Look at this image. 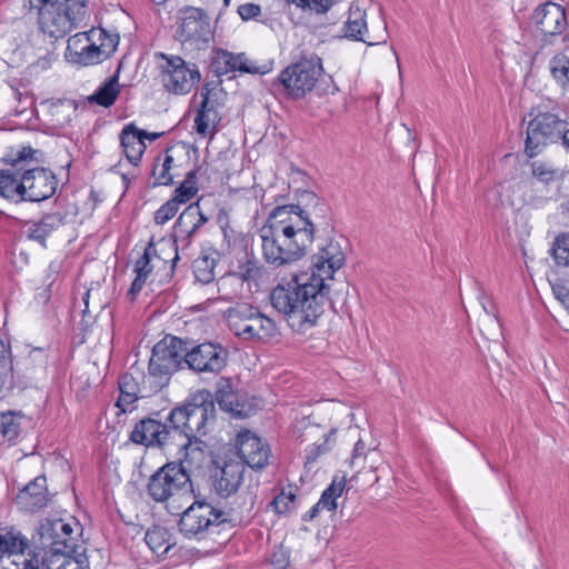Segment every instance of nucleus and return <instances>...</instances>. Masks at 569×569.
<instances>
[{
    "label": "nucleus",
    "mask_w": 569,
    "mask_h": 569,
    "mask_svg": "<svg viewBox=\"0 0 569 569\" xmlns=\"http://www.w3.org/2000/svg\"><path fill=\"white\" fill-rule=\"evenodd\" d=\"M161 80L167 91L187 94L200 81V72L194 63L186 62L181 57H166Z\"/></svg>",
    "instance_id": "obj_14"
},
{
    "label": "nucleus",
    "mask_w": 569,
    "mask_h": 569,
    "mask_svg": "<svg viewBox=\"0 0 569 569\" xmlns=\"http://www.w3.org/2000/svg\"><path fill=\"white\" fill-rule=\"evenodd\" d=\"M482 308H483V310L486 311V313H487V315H491V316H493L495 318H497V316H496V310H495V307H493V306H491V307L489 308V306H486V303H485V302H482Z\"/></svg>",
    "instance_id": "obj_63"
},
{
    "label": "nucleus",
    "mask_w": 569,
    "mask_h": 569,
    "mask_svg": "<svg viewBox=\"0 0 569 569\" xmlns=\"http://www.w3.org/2000/svg\"><path fill=\"white\" fill-rule=\"evenodd\" d=\"M39 542L44 550V557L57 556L58 552H70L78 547H84L79 543L74 535V528L71 523L62 519H44L38 528Z\"/></svg>",
    "instance_id": "obj_13"
},
{
    "label": "nucleus",
    "mask_w": 569,
    "mask_h": 569,
    "mask_svg": "<svg viewBox=\"0 0 569 569\" xmlns=\"http://www.w3.org/2000/svg\"><path fill=\"white\" fill-rule=\"evenodd\" d=\"M173 447H178L184 450V459L190 463L201 465L206 459V452L208 446L204 441L200 440L198 436L186 437L182 440H178Z\"/></svg>",
    "instance_id": "obj_39"
},
{
    "label": "nucleus",
    "mask_w": 569,
    "mask_h": 569,
    "mask_svg": "<svg viewBox=\"0 0 569 569\" xmlns=\"http://www.w3.org/2000/svg\"><path fill=\"white\" fill-rule=\"evenodd\" d=\"M329 292V284L321 279L295 276L287 284L279 283L273 288L270 300L295 331L305 333L323 313Z\"/></svg>",
    "instance_id": "obj_2"
},
{
    "label": "nucleus",
    "mask_w": 569,
    "mask_h": 569,
    "mask_svg": "<svg viewBox=\"0 0 569 569\" xmlns=\"http://www.w3.org/2000/svg\"><path fill=\"white\" fill-rule=\"evenodd\" d=\"M532 174L538 178L542 182L553 181L559 176V170L552 168L551 166L541 162L533 161L531 163Z\"/></svg>",
    "instance_id": "obj_51"
},
{
    "label": "nucleus",
    "mask_w": 569,
    "mask_h": 569,
    "mask_svg": "<svg viewBox=\"0 0 569 569\" xmlns=\"http://www.w3.org/2000/svg\"><path fill=\"white\" fill-rule=\"evenodd\" d=\"M177 30L178 40L191 49L201 50L209 46L212 30L207 13L199 8H184L180 11Z\"/></svg>",
    "instance_id": "obj_12"
},
{
    "label": "nucleus",
    "mask_w": 569,
    "mask_h": 569,
    "mask_svg": "<svg viewBox=\"0 0 569 569\" xmlns=\"http://www.w3.org/2000/svg\"><path fill=\"white\" fill-rule=\"evenodd\" d=\"M532 20L545 34L556 36L568 31L565 8L552 1L539 6L533 12Z\"/></svg>",
    "instance_id": "obj_20"
},
{
    "label": "nucleus",
    "mask_w": 569,
    "mask_h": 569,
    "mask_svg": "<svg viewBox=\"0 0 569 569\" xmlns=\"http://www.w3.org/2000/svg\"><path fill=\"white\" fill-rule=\"evenodd\" d=\"M216 401L222 410L237 418H247L253 411V407L240 399V396L232 389L231 382L227 378H220L217 382Z\"/></svg>",
    "instance_id": "obj_23"
},
{
    "label": "nucleus",
    "mask_w": 569,
    "mask_h": 569,
    "mask_svg": "<svg viewBox=\"0 0 569 569\" xmlns=\"http://www.w3.org/2000/svg\"><path fill=\"white\" fill-rule=\"evenodd\" d=\"M29 549V540L16 528L0 529V562L14 551Z\"/></svg>",
    "instance_id": "obj_33"
},
{
    "label": "nucleus",
    "mask_w": 569,
    "mask_h": 569,
    "mask_svg": "<svg viewBox=\"0 0 569 569\" xmlns=\"http://www.w3.org/2000/svg\"><path fill=\"white\" fill-rule=\"evenodd\" d=\"M366 11L359 7H350L348 18L343 24V34L348 39L361 41L368 46H376L386 43L387 41V26H383L382 32L375 37L368 31Z\"/></svg>",
    "instance_id": "obj_21"
},
{
    "label": "nucleus",
    "mask_w": 569,
    "mask_h": 569,
    "mask_svg": "<svg viewBox=\"0 0 569 569\" xmlns=\"http://www.w3.org/2000/svg\"><path fill=\"white\" fill-rule=\"evenodd\" d=\"M567 120L559 114L546 111L538 112L527 127L525 152L529 158L538 156L549 143L560 141Z\"/></svg>",
    "instance_id": "obj_10"
},
{
    "label": "nucleus",
    "mask_w": 569,
    "mask_h": 569,
    "mask_svg": "<svg viewBox=\"0 0 569 569\" xmlns=\"http://www.w3.org/2000/svg\"><path fill=\"white\" fill-rule=\"evenodd\" d=\"M179 206L180 204L176 199L170 198L154 212V222L157 224H164L168 222L176 216L179 210Z\"/></svg>",
    "instance_id": "obj_50"
},
{
    "label": "nucleus",
    "mask_w": 569,
    "mask_h": 569,
    "mask_svg": "<svg viewBox=\"0 0 569 569\" xmlns=\"http://www.w3.org/2000/svg\"><path fill=\"white\" fill-rule=\"evenodd\" d=\"M322 507L317 502L308 512L302 516L303 521H312L318 515Z\"/></svg>",
    "instance_id": "obj_60"
},
{
    "label": "nucleus",
    "mask_w": 569,
    "mask_h": 569,
    "mask_svg": "<svg viewBox=\"0 0 569 569\" xmlns=\"http://www.w3.org/2000/svg\"><path fill=\"white\" fill-rule=\"evenodd\" d=\"M103 60V54L101 53L99 46L96 43V38H93L90 39V41L83 47V50L80 51L72 61L82 66H91L102 62Z\"/></svg>",
    "instance_id": "obj_44"
},
{
    "label": "nucleus",
    "mask_w": 569,
    "mask_h": 569,
    "mask_svg": "<svg viewBox=\"0 0 569 569\" xmlns=\"http://www.w3.org/2000/svg\"><path fill=\"white\" fill-rule=\"evenodd\" d=\"M560 141L562 142V144H563L567 149H569V128H568V123L566 124V128H565L563 134H561Z\"/></svg>",
    "instance_id": "obj_61"
},
{
    "label": "nucleus",
    "mask_w": 569,
    "mask_h": 569,
    "mask_svg": "<svg viewBox=\"0 0 569 569\" xmlns=\"http://www.w3.org/2000/svg\"><path fill=\"white\" fill-rule=\"evenodd\" d=\"M172 166L173 157L168 151L163 156L159 154L154 158L151 169L153 187L171 186L173 183Z\"/></svg>",
    "instance_id": "obj_37"
},
{
    "label": "nucleus",
    "mask_w": 569,
    "mask_h": 569,
    "mask_svg": "<svg viewBox=\"0 0 569 569\" xmlns=\"http://www.w3.org/2000/svg\"><path fill=\"white\" fill-rule=\"evenodd\" d=\"M329 448L327 447V439H325L321 445H312L306 449L305 463L311 465L313 463L319 456L327 452Z\"/></svg>",
    "instance_id": "obj_55"
},
{
    "label": "nucleus",
    "mask_w": 569,
    "mask_h": 569,
    "mask_svg": "<svg viewBox=\"0 0 569 569\" xmlns=\"http://www.w3.org/2000/svg\"><path fill=\"white\" fill-rule=\"evenodd\" d=\"M188 343L180 338L167 336L157 342L149 361V376L143 382L149 383L150 392H158L169 381V377L186 363Z\"/></svg>",
    "instance_id": "obj_6"
},
{
    "label": "nucleus",
    "mask_w": 569,
    "mask_h": 569,
    "mask_svg": "<svg viewBox=\"0 0 569 569\" xmlns=\"http://www.w3.org/2000/svg\"><path fill=\"white\" fill-rule=\"evenodd\" d=\"M551 256L558 266L569 267V232L562 233L555 239Z\"/></svg>",
    "instance_id": "obj_47"
},
{
    "label": "nucleus",
    "mask_w": 569,
    "mask_h": 569,
    "mask_svg": "<svg viewBox=\"0 0 569 569\" xmlns=\"http://www.w3.org/2000/svg\"><path fill=\"white\" fill-rule=\"evenodd\" d=\"M144 134L146 130L137 128L133 123L124 126L119 134L122 151L127 160L133 166L140 163L146 151Z\"/></svg>",
    "instance_id": "obj_26"
},
{
    "label": "nucleus",
    "mask_w": 569,
    "mask_h": 569,
    "mask_svg": "<svg viewBox=\"0 0 569 569\" xmlns=\"http://www.w3.org/2000/svg\"><path fill=\"white\" fill-rule=\"evenodd\" d=\"M148 496L158 503L190 502L194 499L192 481L181 462H167L147 482Z\"/></svg>",
    "instance_id": "obj_4"
},
{
    "label": "nucleus",
    "mask_w": 569,
    "mask_h": 569,
    "mask_svg": "<svg viewBox=\"0 0 569 569\" xmlns=\"http://www.w3.org/2000/svg\"><path fill=\"white\" fill-rule=\"evenodd\" d=\"M218 263V253L216 251L202 252L192 262V271L196 280L201 284H208L216 278L214 269Z\"/></svg>",
    "instance_id": "obj_35"
},
{
    "label": "nucleus",
    "mask_w": 569,
    "mask_h": 569,
    "mask_svg": "<svg viewBox=\"0 0 569 569\" xmlns=\"http://www.w3.org/2000/svg\"><path fill=\"white\" fill-rule=\"evenodd\" d=\"M43 569H89L86 547H78L70 552H58L57 556H42Z\"/></svg>",
    "instance_id": "obj_27"
},
{
    "label": "nucleus",
    "mask_w": 569,
    "mask_h": 569,
    "mask_svg": "<svg viewBox=\"0 0 569 569\" xmlns=\"http://www.w3.org/2000/svg\"><path fill=\"white\" fill-rule=\"evenodd\" d=\"M21 169V202H41L56 193L58 180L51 170L43 167Z\"/></svg>",
    "instance_id": "obj_15"
},
{
    "label": "nucleus",
    "mask_w": 569,
    "mask_h": 569,
    "mask_svg": "<svg viewBox=\"0 0 569 569\" xmlns=\"http://www.w3.org/2000/svg\"><path fill=\"white\" fill-rule=\"evenodd\" d=\"M21 167L0 169V197L14 203L21 202Z\"/></svg>",
    "instance_id": "obj_31"
},
{
    "label": "nucleus",
    "mask_w": 569,
    "mask_h": 569,
    "mask_svg": "<svg viewBox=\"0 0 569 569\" xmlns=\"http://www.w3.org/2000/svg\"><path fill=\"white\" fill-rule=\"evenodd\" d=\"M147 278L140 274H137L136 279L132 281L131 287L129 289V295L136 296L139 293L146 282Z\"/></svg>",
    "instance_id": "obj_59"
},
{
    "label": "nucleus",
    "mask_w": 569,
    "mask_h": 569,
    "mask_svg": "<svg viewBox=\"0 0 569 569\" xmlns=\"http://www.w3.org/2000/svg\"><path fill=\"white\" fill-rule=\"evenodd\" d=\"M565 39L569 40V22H568V31L566 32Z\"/></svg>",
    "instance_id": "obj_64"
},
{
    "label": "nucleus",
    "mask_w": 569,
    "mask_h": 569,
    "mask_svg": "<svg viewBox=\"0 0 569 569\" xmlns=\"http://www.w3.org/2000/svg\"><path fill=\"white\" fill-rule=\"evenodd\" d=\"M236 447L242 459L241 462L248 465L251 469L261 470L269 465L271 458L269 445L250 430L238 433Z\"/></svg>",
    "instance_id": "obj_17"
},
{
    "label": "nucleus",
    "mask_w": 569,
    "mask_h": 569,
    "mask_svg": "<svg viewBox=\"0 0 569 569\" xmlns=\"http://www.w3.org/2000/svg\"><path fill=\"white\" fill-rule=\"evenodd\" d=\"M321 72L322 63L318 56L302 57L283 69L274 84L281 86L289 97L300 99L315 88Z\"/></svg>",
    "instance_id": "obj_9"
},
{
    "label": "nucleus",
    "mask_w": 569,
    "mask_h": 569,
    "mask_svg": "<svg viewBox=\"0 0 569 569\" xmlns=\"http://www.w3.org/2000/svg\"><path fill=\"white\" fill-rule=\"evenodd\" d=\"M152 250V246L146 248L143 254L136 261L134 271L137 274L148 277L152 271V266L150 263V252Z\"/></svg>",
    "instance_id": "obj_53"
},
{
    "label": "nucleus",
    "mask_w": 569,
    "mask_h": 569,
    "mask_svg": "<svg viewBox=\"0 0 569 569\" xmlns=\"http://www.w3.org/2000/svg\"><path fill=\"white\" fill-rule=\"evenodd\" d=\"M224 318L230 331L246 341H268L278 333L276 322L248 303L227 309Z\"/></svg>",
    "instance_id": "obj_7"
},
{
    "label": "nucleus",
    "mask_w": 569,
    "mask_h": 569,
    "mask_svg": "<svg viewBox=\"0 0 569 569\" xmlns=\"http://www.w3.org/2000/svg\"><path fill=\"white\" fill-rule=\"evenodd\" d=\"M48 501L47 479L43 476L29 482L17 496V503L30 512L46 507Z\"/></svg>",
    "instance_id": "obj_24"
},
{
    "label": "nucleus",
    "mask_w": 569,
    "mask_h": 569,
    "mask_svg": "<svg viewBox=\"0 0 569 569\" xmlns=\"http://www.w3.org/2000/svg\"><path fill=\"white\" fill-rule=\"evenodd\" d=\"M201 102L194 118V128L199 134L206 137L211 128L220 120L218 102L210 98L209 84H204L200 91Z\"/></svg>",
    "instance_id": "obj_25"
},
{
    "label": "nucleus",
    "mask_w": 569,
    "mask_h": 569,
    "mask_svg": "<svg viewBox=\"0 0 569 569\" xmlns=\"http://www.w3.org/2000/svg\"><path fill=\"white\" fill-rule=\"evenodd\" d=\"M296 4L303 11L315 12L317 14L326 13L337 0H287Z\"/></svg>",
    "instance_id": "obj_48"
},
{
    "label": "nucleus",
    "mask_w": 569,
    "mask_h": 569,
    "mask_svg": "<svg viewBox=\"0 0 569 569\" xmlns=\"http://www.w3.org/2000/svg\"><path fill=\"white\" fill-rule=\"evenodd\" d=\"M21 416L14 412H3L0 417V432L9 441L16 440L21 431Z\"/></svg>",
    "instance_id": "obj_42"
},
{
    "label": "nucleus",
    "mask_w": 569,
    "mask_h": 569,
    "mask_svg": "<svg viewBox=\"0 0 569 569\" xmlns=\"http://www.w3.org/2000/svg\"><path fill=\"white\" fill-rule=\"evenodd\" d=\"M315 230L305 209L296 204L276 207L260 229L266 262L278 268L300 260L313 242Z\"/></svg>",
    "instance_id": "obj_1"
},
{
    "label": "nucleus",
    "mask_w": 569,
    "mask_h": 569,
    "mask_svg": "<svg viewBox=\"0 0 569 569\" xmlns=\"http://www.w3.org/2000/svg\"><path fill=\"white\" fill-rule=\"evenodd\" d=\"M366 457V445L362 440H358L355 445L352 456H351V466H356L358 459Z\"/></svg>",
    "instance_id": "obj_58"
},
{
    "label": "nucleus",
    "mask_w": 569,
    "mask_h": 569,
    "mask_svg": "<svg viewBox=\"0 0 569 569\" xmlns=\"http://www.w3.org/2000/svg\"><path fill=\"white\" fill-rule=\"evenodd\" d=\"M118 385L120 395L116 406L120 408L121 412H127L129 406L133 405L140 397L147 396L142 393L146 387L141 389L132 373L122 375Z\"/></svg>",
    "instance_id": "obj_32"
},
{
    "label": "nucleus",
    "mask_w": 569,
    "mask_h": 569,
    "mask_svg": "<svg viewBox=\"0 0 569 569\" xmlns=\"http://www.w3.org/2000/svg\"><path fill=\"white\" fill-rule=\"evenodd\" d=\"M550 72L558 83L566 86L569 83V58L559 53L551 58L549 62Z\"/></svg>",
    "instance_id": "obj_43"
},
{
    "label": "nucleus",
    "mask_w": 569,
    "mask_h": 569,
    "mask_svg": "<svg viewBox=\"0 0 569 569\" xmlns=\"http://www.w3.org/2000/svg\"><path fill=\"white\" fill-rule=\"evenodd\" d=\"M130 440L137 445L168 450L178 442V432L173 423L166 420V416L154 411L134 425Z\"/></svg>",
    "instance_id": "obj_11"
},
{
    "label": "nucleus",
    "mask_w": 569,
    "mask_h": 569,
    "mask_svg": "<svg viewBox=\"0 0 569 569\" xmlns=\"http://www.w3.org/2000/svg\"><path fill=\"white\" fill-rule=\"evenodd\" d=\"M64 224V216L59 212L46 213L39 221H29L26 223L27 237L31 240L46 246L49 234Z\"/></svg>",
    "instance_id": "obj_28"
},
{
    "label": "nucleus",
    "mask_w": 569,
    "mask_h": 569,
    "mask_svg": "<svg viewBox=\"0 0 569 569\" xmlns=\"http://www.w3.org/2000/svg\"><path fill=\"white\" fill-rule=\"evenodd\" d=\"M120 93L119 70L112 77L108 78L94 93L87 98L89 103H94L104 108L111 107Z\"/></svg>",
    "instance_id": "obj_34"
},
{
    "label": "nucleus",
    "mask_w": 569,
    "mask_h": 569,
    "mask_svg": "<svg viewBox=\"0 0 569 569\" xmlns=\"http://www.w3.org/2000/svg\"><path fill=\"white\" fill-rule=\"evenodd\" d=\"M212 66L218 74H226L234 71L248 73L256 72L254 68L248 66L244 53L234 54L223 49L217 50L212 60Z\"/></svg>",
    "instance_id": "obj_29"
},
{
    "label": "nucleus",
    "mask_w": 569,
    "mask_h": 569,
    "mask_svg": "<svg viewBox=\"0 0 569 569\" xmlns=\"http://www.w3.org/2000/svg\"><path fill=\"white\" fill-rule=\"evenodd\" d=\"M0 569H43V557L36 551H14L0 562Z\"/></svg>",
    "instance_id": "obj_36"
},
{
    "label": "nucleus",
    "mask_w": 569,
    "mask_h": 569,
    "mask_svg": "<svg viewBox=\"0 0 569 569\" xmlns=\"http://www.w3.org/2000/svg\"><path fill=\"white\" fill-rule=\"evenodd\" d=\"M12 376V360L10 356L2 350L0 356V392L2 391L8 378Z\"/></svg>",
    "instance_id": "obj_54"
},
{
    "label": "nucleus",
    "mask_w": 569,
    "mask_h": 569,
    "mask_svg": "<svg viewBox=\"0 0 569 569\" xmlns=\"http://www.w3.org/2000/svg\"><path fill=\"white\" fill-rule=\"evenodd\" d=\"M244 465L241 461H226L222 467H218L212 475L213 487L221 497H229L234 493L242 480L244 473Z\"/></svg>",
    "instance_id": "obj_22"
},
{
    "label": "nucleus",
    "mask_w": 569,
    "mask_h": 569,
    "mask_svg": "<svg viewBox=\"0 0 569 569\" xmlns=\"http://www.w3.org/2000/svg\"><path fill=\"white\" fill-rule=\"evenodd\" d=\"M260 277L261 266L253 256L249 257L247 253L246 260L239 263L238 270L222 276V284H243L247 282L250 286L251 282L257 283Z\"/></svg>",
    "instance_id": "obj_30"
},
{
    "label": "nucleus",
    "mask_w": 569,
    "mask_h": 569,
    "mask_svg": "<svg viewBox=\"0 0 569 569\" xmlns=\"http://www.w3.org/2000/svg\"><path fill=\"white\" fill-rule=\"evenodd\" d=\"M146 543L157 556H166L173 547L171 536L167 529L162 527H153L146 532Z\"/></svg>",
    "instance_id": "obj_38"
},
{
    "label": "nucleus",
    "mask_w": 569,
    "mask_h": 569,
    "mask_svg": "<svg viewBox=\"0 0 569 569\" xmlns=\"http://www.w3.org/2000/svg\"><path fill=\"white\" fill-rule=\"evenodd\" d=\"M207 221L208 218L202 213L199 201L189 204L180 213L173 227L176 251L188 249L193 237Z\"/></svg>",
    "instance_id": "obj_18"
},
{
    "label": "nucleus",
    "mask_w": 569,
    "mask_h": 569,
    "mask_svg": "<svg viewBox=\"0 0 569 569\" xmlns=\"http://www.w3.org/2000/svg\"><path fill=\"white\" fill-rule=\"evenodd\" d=\"M238 13L242 20L254 19L261 13V8L256 3H244L238 7Z\"/></svg>",
    "instance_id": "obj_56"
},
{
    "label": "nucleus",
    "mask_w": 569,
    "mask_h": 569,
    "mask_svg": "<svg viewBox=\"0 0 569 569\" xmlns=\"http://www.w3.org/2000/svg\"><path fill=\"white\" fill-rule=\"evenodd\" d=\"M197 173L198 170H190L181 184L173 191L172 199H176L179 204L190 201L198 192Z\"/></svg>",
    "instance_id": "obj_40"
},
{
    "label": "nucleus",
    "mask_w": 569,
    "mask_h": 569,
    "mask_svg": "<svg viewBox=\"0 0 569 569\" xmlns=\"http://www.w3.org/2000/svg\"><path fill=\"white\" fill-rule=\"evenodd\" d=\"M102 34H104L103 29H91L87 32H79L68 40L67 53L71 60H73L80 51L83 50V47L96 37L101 39Z\"/></svg>",
    "instance_id": "obj_41"
},
{
    "label": "nucleus",
    "mask_w": 569,
    "mask_h": 569,
    "mask_svg": "<svg viewBox=\"0 0 569 569\" xmlns=\"http://www.w3.org/2000/svg\"><path fill=\"white\" fill-rule=\"evenodd\" d=\"M37 153H39V150H36L30 146L22 147L14 157L6 159V162L9 163L13 169L19 167L31 168L29 162L34 159Z\"/></svg>",
    "instance_id": "obj_49"
},
{
    "label": "nucleus",
    "mask_w": 569,
    "mask_h": 569,
    "mask_svg": "<svg viewBox=\"0 0 569 569\" xmlns=\"http://www.w3.org/2000/svg\"><path fill=\"white\" fill-rule=\"evenodd\" d=\"M243 284H222V277L218 280V291L221 292L226 298L236 297L241 293Z\"/></svg>",
    "instance_id": "obj_57"
},
{
    "label": "nucleus",
    "mask_w": 569,
    "mask_h": 569,
    "mask_svg": "<svg viewBox=\"0 0 569 569\" xmlns=\"http://www.w3.org/2000/svg\"><path fill=\"white\" fill-rule=\"evenodd\" d=\"M163 133L162 132H148L146 131V134L143 136V140L148 139L150 141H154L158 138H160Z\"/></svg>",
    "instance_id": "obj_62"
},
{
    "label": "nucleus",
    "mask_w": 569,
    "mask_h": 569,
    "mask_svg": "<svg viewBox=\"0 0 569 569\" xmlns=\"http://www.w3.org/2000/svg\"><path fill=\"white\" fill-rule=\"evenodd\" d=\"M97 39L101 41V43L99 44V49L103 54V59H107L112 52L116 51L118 46V36L108 34L104 31V34H102L101 39L99 37H96V40Z\"/></svg>",
    "instance_id": "obj_52"
},
{
    "label": "nucleus",
    "mask_w": 569,
    "mask_h": 569,
    "mask_svg": "<svg viewBox=\"0 0 569 569\" xmlns=\"http://www.w3.org/2000/svg\"><path fill=\"white\" fill-rule=\"evenodd\" d=\"M270 507L278 515H287L296 508V495L290 488L288 491L281 489V491L274 496L270 502Z\"/></svg>",
    "instance_id": "obj_45"
},
{
    "label": "nucleus",
    "mask_w": 569,
    "mask_h": 569,
    "mask_svg": "<svg viewBox=\"0 0 569 569\" xmlns=\"http://www.w3.org/2000/svg\"><path fill=\"white\" fill-rule=\"evenodd\" d=\"M228 351L220 345L204 342L188 348L186 365L194 372L219 373L227 365Z\"/></svg>",
    "instance_id": "obj_16"
},
{
    "label": "nucleus",
    "mask_w": 569,
    "mask_h": 569,
    "mask_svg": "<svg viewBox=\"0 0 569 569\" xmlns=\"http://www.w3.org/2000/svg\"><path fill=\"white\" fill-rule=\"evenodd\" d=\"M228 522L227 513L204 500L193 502L180 515L178 528L187 539L202 540Z\"/></svg>",
    "instance_id": "obj_8"
},
{
    "label": "nucleus",
    "mask_w": 569,
    "mask_h": 569,
    "mask_svg": "<svg viewBox=\"0 0 569 569\" xmlns=\"http://www.w3.org/2000/svg\"><path fill=\"white\" fill-rule=\"evenodd\" d=\"M214 412L212 395L207 390H201L190 401L171 409L166 415V420L173 423L174 430L178 432V440H182L186 437L206 435V426L209 420L214 419Z\"/></svg>",
    "instance_id": "obj_5"
},
{
    "label": "nucleus",
    "mask_w": 569,
    "mask_h": 569,
    "mask_svg": "<svg viewBox=\"0 0 569 569\" xmlns=\"http://www.w3.org/2000/svg\"><path fill=\"white\" fill-rule=\"evenodd\" d=\"M345 488V480L336 481L333 480L331 485L325 489L322 492L319 505L322 509H327L329 511H333L337 508L336 499L340 497Z\"/></svg>",
    "instance_id": "obj_46"
},
{
    "label": "nucleus",
    "mask_w": 569,
    "mask_h": 569,
    "mask_svg": "<svg viewBox=\"0 0 569 569\" xmlns=\"http://www.w3.org/2000/svg\"><path fill=\"white\" fill-rule=\"evenodd\" d=\"M87 0H28L38 10L41 31L51 38L64 37L83 21Z\"/></svg>",
    "instance_id": "obj_3"
},
{
    "label": "nucleus",
    "mask_w": 569,
    "mask_h": 569,
    "mask_svg": "<svg viewBox=\"0 0 569 569\" xmlns=\"http://www.w3.org/2000/svg\"><path fill=\"white\" fill-rule=\"evenodd\" d=\"M346 261L345 253L338 241L330 240L326 247L321 248L319 253L312 257L311 277L312 279H321L326 283L331 280L337 270H339Z\"/></svg>",
    "instance_id": "obj_19"
}]
</instances>
